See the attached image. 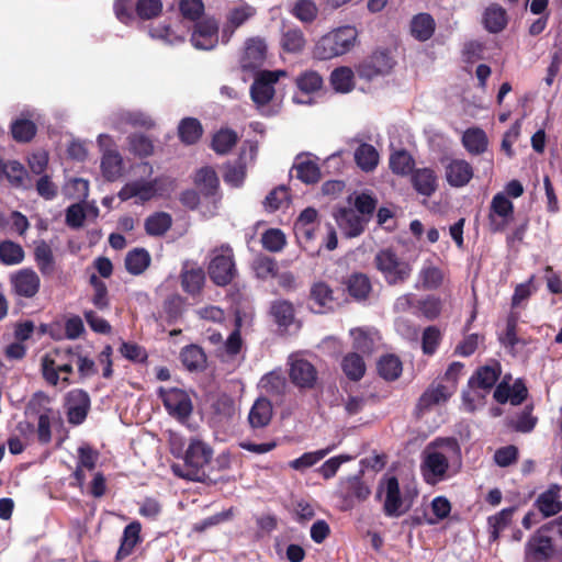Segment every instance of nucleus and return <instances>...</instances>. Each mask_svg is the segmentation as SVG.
<instances>
[{"mask_svg":"<svg viewBox=\"0 0 562 562\" xmlns=\"http://www.w3.org/2000/svg\"><path fill=\"white\" fill-rule=\"evenodd\" d=\"M77 366L82 379L95 373L93 360L83 357L80 352L69 348H57L47 352L41 360V370L44 380L52 386L67 387L70 383V374Z\"/></svg>","mask_w":562,"mask_h":562,"instance_id":"f257e3e1","label":"nucleus"},{"mask_svg":"<svg viewBox=\"0 0 562 562\" xmlns=\"http://www.w3.org/2000/svg\"><path fill=\"white\" fill-rule=\"evenodd\" d=\"M452 465H461V448L456 439H437L425 448L422 470L427 483L442 481Z\"/></svg>","mask_w":562,"mask_h":562,"instance_id":"f03ea898","label":"nucleus"},{"mask_svg":"<svg viewBox=\"0 0 562 562\" xmlns=\"http://www.w3.org/2000/svg\"><path fill=\"white\" fill-rule=\"evenodd\" d=\"M358 30L352 25L337 27L323 35L314 46L313 54L319 60L345 55L355 46Z\"/></svg>","mask_w":562,"mask_h":562,"instance_id":"7ed1b4c3","label":"nucleus"},{"mask_svg":"<svg viewBox=\"0 0 562 562\" xmlns=\"http://www.w3.org/2000/svg\"><path fill=\"white\" fill-rule=\"evenodd\" d=\"M212 457V448L204 441L193 438L187 448L184 464H172L171 470L179 477L200 481L204 475L203 469L211 462Z\"/></svg>","mask_w":562,"mask_h":562,"instance_id":"20e7f679","label":"nucleus"},{"mask_svg":"<svg viewBox=\"0 0 562 562\" xmlns=\"http://www.w3.org/2000/svg\"><path fill=\"white\" fill-rule=\"evenodd\" d=\"M373 262L390 285L404 283L411 277L413 270L411 263L398 257L391 248L379 250Z\"/></svg>","mask_w":562,"mask_h":562,"instance_id":"39448f33","label":"nucleus"},{"mask_svg":"<svg viewBox=\"0 0 562 562\" xmlns=\"http://www.w3.org/2000/svg\"><path fill=\"white\" fill-rule=\"evenodd\" d=\"M173 183L169 178L160 177L153 181L135 180L126 183L119 192L123 201L136 199L139 202H147L154 198L169 193Z\"/></svg>","mask_w":562,"mask_h":562,"instance_id":"423d86ee","label":"nucleus"},{"mask_svg":"<svg viewBox=\"0 0 562 562\" xmlns=\"http://www.w3.org/2000/svg\"><path fill=\"white\" fill-rule=\"evenodd\" d=\"M236 273L233 249L228 245L215 248L211 252L209 265L211 280L215 284L223 286L232 282Z\"/></svg>","mask_w":562,"mask_h":562,"instance_id":"0eeeda50","label":"nucleus"},{"mask_svg":"<svg viewBox=\"0 0 562 562\" xmlns=\"http://www.w3.org/2000/svg\"><path fill=\"white\" fill-rule=\"evenodd\" d=\"M97 144L101 153V172L108 181H115L123 175V158L116 148L115 142L108 134H100Z\"/></svg>","mask_w":562,"mask_h":562,"instance_id":"6e6552de","label":"nucleus"},{"mask_svg":"<svg viewBox=\"0 0 562 562\" xmlns=\"http://www.w3.org/2000/svg\"><path fill=\"white\" fill-rule=\"evenodd\" d=\"M285 76V71H261L259 72L250 88V95L258 109L267 105L274 95V85L280 77Z\"/></svg>","mask_w":562,"mask_h":562,"instance_id":"1a4fd4ad","label":"nucleus"},{"mask_svg":"<svg viewBox=\"0 0 562 562\" xmlns=\"http://www.w3.org/2000/svg\"><path fill=\"white\" fill-rule=\"evenodd\" d=\"M159 394L169 415L179 422H184L191 415L193 405L186 391L177 387L168 390L160 387Z\"/></svg>","mask_w":562,"mask_h":562,"instance_id":"9d476101","label":"nucleus"},{"mask_svg":"<svg viewBox=\"0 0 562 562\" xmlns=\"http://www.w3.org/2000/svg\"><path fill=\"white\" fill-rule=\"evenodd\" d=\"M443 176L452 188H463L472 180L474 169L470 162L461 158L442 157L440 159Z\"/></svg>","mask_w":562,"mask_h":562,"instance_id":"9b49d317","label":"nucleus"},{"mask_svg":"<svg viewBox=\"0 0 562 562\" xmlns=\"http://www.w3.org/2000/svg\"><path fill=\"white\" fill-rule=\"evenodd\" d=\"M554 554V544L550 536L540 530L533 532L525 543V562H548Z\"/></svg>","mask_w":562,"mask_h":562,"instance_id":"f8f14e48","label":"nucleus"},{"mask_svg":"<svg viewBox=\"0 0 562 562\" xmlns=\"http://www.w3.org/2000/svg\"><path fill=\"white\" fill-rule=\"evenodd\" d=\"M514 217L513 202L504 192L495 194L492 199L488 224L492 232H502L512 222Z\"/></svg>","mask_w":562,"mask_h":562,"instance_id":"ddd939ff","label":"nucleus"},{"mask_svg":"<svg viewBox=\"0 0 562 562\" xmlns=\"http://www.w3.org/2000/svg\"><path fill=\"white\" fill-rule=\"evenodd\" d=\"M218 42V23L213 18H205L195 23L191 43L196 49H212Z\"/></svg>","mask_w":562,"mask_h":562,"instance_id":"4468645a","label":"nucleus"},{"mask_svg":"<svg viewBox=\"0 0 562 562\" xmlns=\"http://www.w3.org/2000/svg\"><path fill=\"white\" fill-rule=\"evenodd\" d=\"M370 494L369 485L357 475L339 481L338 495L344 501L345 508H351L356 502L366 501Z\"/></svg>","mask_w":562,"mask_h":562,"instance_id":"2eb2a0df","label":"nucleus"},{"mask_svg":"<svg viewBox=\"0 0 562 562\" xmlns=\"http://www.w3.org/2000/svg\"><path fill=\"white\" fill-rule=\"evenodd\" d=\"M290 378L301 389H311L317 380V371L314 366L304 358L293 355L289 358Z\"/></svg>","mask_w":562,"mask_h":562,"instance_id":"dca6fc26","label":"nucleus"},{"mask_svg":"<svg viewBox=\"0 0 562 562\" xmlns=\"http://www.w3.org/2000/svg\"><path fill=\"white\" fill-rule=\"evenodd\" d=\"M380 490L385 495L384 513L389 517H400L405 513L401 496L398 481L395 476H387L381 482Z\"/></svg>","mask_w":562,"mask_h":562,"instance_id":"f3484780","label":"nucleus"},{"mask_svg":"<svg viewBox=\"0 0 562 562\" xmlns=\"http://www.w3.org/2000/svg\"><path fill=\"white\" fill-rule=\"evenodd\" d=\"M335 220L344 235L349 238L361 235L368 224L366 216H361L356 210L347 207L338 210Z\"/></svg>","mask_w":562,"mask_h":562,"instance_id":"a211bd4d","label":"nucleus"},{"mask_svg":"<svg viewBox=\"0 0 562 562\" xmlns=\"http://www.w3.org/2000/svg\"><path fill=\"white\" fill-rule=\"evenodd\" d=\"M66 407L68 422L74 425L81 424L90 407L88 393L79 389L70 391L66 396Z\"/></svg>","mask_w":562,"mask_h":562,"instance_id":"6ab92c4d","label":"nucleus"},{"mask_svg":"<svg viewBox=\"0 0 562 562\" xmlns=\"http://www.w3.org/2000/svg\"><path fill=\"white\" fill-rule=\"evenodd\" d=\"M533 506L541 513L544 518H549L561 513V486L558 484H551L546 491L538 495Z\"/></svg>","mask_w":562,"mask_h":562,"instance_id":"aec40b11","label":"nucleus"},{"mask_svg":"<svg viewBox=\"0 0 562 562\" xmlns=\"http://www.w3.org/2000/svg\"><path fill=\"white\" fill-rule=\"evenodd\" d=\"M11 284L15 294L33 297L40 289L41 280L32 269H21L11 276Z\"/></svg>","mask_w":562,"mask_h":562,"instance_id":"412c9836","label":"nucleus"},{"mask_svg":"<svg viewBox=\"0 0 562 562\" xmlns=\"http://www.w3.org/2000/svg\"><path fill=\"white\" fill-rule=\"evenodd\" d=\"M527 393V387L520 380H516L513 385H509V378L504 376L494 391V398L501 404L509 402L516 406L525 401Z\"/></svg>","mask_w":562,"mask_h":562,"instance_id":"4be33fe9","label":"nucleus"},{"mask_svg":"<svg viewBox=\"0 0 562 562\" xmlns=\"http://www.w3.org/2000/svg\"><path fill=\"white\" fill-rule=\"evenodd\" d=\"M189 26L179 21L175 24H159L150 27L149 35L151 38L159 40L167 45H178L184 42Z\"/></svg>","mask_w":562,"mask_h":562,"instance_id":"5701e85b","label":"nucleus"},{"mask_svg":"<svg viewBox=\"0 0 562 562\" xmlns=\"http://www.w3.org/2000/svg\"><path fill=\"white\" fill-rule=\"evenodd\" d=\"M258 153L257 145H249L248 151L243 150L239 161L236 165H227L224 173V181L232 187H239L246 177L245 164L248 160H255Z\"/></svg>","mask_w":562,"mask_h":562,"instance_id":"b1692460","label":"nucleus"},{"mask_svg":"<svg viewBox=\"0 0 562 562\" xmlns=\"http://www.w3.org/2000/svg\"><path fill=\"white\" fill-rule=\"evenodd\" d=\"M267 45L261 38H250L246 42L245 52L240 59L241 68L251 70L260 67L266 58Z\"/></svg>","mask_w":562,"mask_h":562,"instance_id":"393cba45","label":"nucleus"},{"mask_svg":"<svg viewBox=\"0 0 562 562\" xmlns=\"http://www.w3.org/2000/svg\"><path fill=\"white\" fill-rule=\"evenodd\" d=\"M412 183L419 194L430 196L438 188V177L431 168H418L412 173Z\"/></svg>","mask_w":562,"mask_h":562,"instance_id":"a878e982","label":"nucleus"},{"mask_svg":"<svg viewBox=\"0 0 562 562\" xmlns=\"http://www.w3.org/2000/svg\"><path fill=\"white\" fill-rule=\"evenodd\" d=\"M293 168L296 177L304 183H316L321 180V170L317 162L308 154L299 155Z\"/></svg>","mask_w":562,"mask_h":562,"instance_id":"bb28decb","label":"nucleus"},{"mask_svg":"<svg viewBox=\"0 0 562 562\" xmlns=\"http://www.w3.org/2000/svg\"><path fill=\"white\" fill-rule=\"evenodd\" d=\"M273 415L272 404L266 397H259L252 404L248 422L252 429L263 428L269 425Z\"/></svg>","mask_w":562,"mask_h":562,"instance_id":"cd10ccee","label":"nucleus"},{"mask_svg":"<svg viewBox=\"0 0 562 562\" xmlns=\"http://www.w3.org/2000/svg\"><path fill=\"white\" fill-rule=\"evenodd\" d=\"M312 308L316 313H324L326 310H333L335 299L333 290L323 281L316 282L311 289Z\"/></svg>","mask_w":562,"mask_h":562,"instance_id":"c85d7f7f","label":"nucleus"},{"mask_svg":"<svg viewBox=\"0 0 562 562\" xmlns=\"http://www.w3.org/2000/svg\"><path fill=\"white\" fill-rule=\"evenodd\" d=\"M456 390V381L452 380L451 385L436 384L431 385L422 395L419 400V406L423 408H429L432 405H438L448 401Z\"/></svg>","mask_w":562,"mask_h":562,"instance_id":"c756f323","label":"nucleus"},{"mask_svg":"<svg viewBox=\"0 0 562 562\" xmlns=\"http://www.w3.org/2000/svg\"><path fill=\"white\" fill-rule=\"evenodd\" d=\"M499 374L501 366L494 362L477 369L475 374L470 378L469 382L471 385H476L488 392L498 380Z\"/></svg>","mask_w":562,"mask_h":562,"instance_id":"7c9ffc66","label":"nucleus"},{"mask_svg":"<svg viewBox=\"0 0 562 562\" xmlns=\"http://www.w3.org/2000/svg\"><path fill=\"white\" fill-rule=\"evenodd\" d=\"M286 386V379L281 370L271 371L259 381L261 392L270 396L283 395Z\"/></svg>","mask_w":562,"mask_h":562,"instance_id":"2f4dec72","label":"nucleus"},{"mask_svg":"<svg viewBox=\"0 0 562 562\" xmlns=\"http://www.w3.org/2000/svg\"><path fill=\"white\" fill-rule=\"evenodd\" d=\"M357 166L364 172L373 171L379 165L380 155L371 144H360L353 154Z\"/></svg>","mask_w":562,"mask_h":562,"instance_id":"473e14b6","label":"nucleus"},{"mask_svg":"<svg viewBox=\"0 0 562 562\" xmlns=\"http://www.w3.org/2000/svg\"><path fill=\"white\" fill-rule=\"evenodd\" d=\"M462 144L470 154L480 155L487 149L488 139L482 128L471 127L463 133Z\"/></svg>","mask_w":562,"mask_h":562,"instance_id":"72a5a7b5","label":"nucleus"},{"mask_svg":"<svg viewBox=\"0 0 562 562\" xmlns=\"http://www.w3.org/2000/svg\"><path fill=\"white\" fill-rule=\"evenodd\" d=\"M98 460V453L88 446H82L78 449V463L74 473L75 480L79 487H82L86 475L83 470H93Z\"/></svg>","mask_w":562,"mask_h":562,"instance_id":"f704fd0d","label":"nucleus"},{"mask_svg":"<svg viewBox=\"0 0 562 562\" xmlns=\"http://www.w3.org/2000/svg\"><path fill=\"white\" fill-rule=\"evenodd\" d=\"M350 335L353 338V348L364 355L371 353L380 340L378 333L371 329H351Z\"/></svg>","mask_w":562,"mask_h":562,"instance_id":"c9c22d12","label":"nucleus"},{"mask_svg":"<svg viewBox=\"0 0 562 562\" xmlns=\"http://www.w3.org/2000/svg\"><path fill=\"white\" fill-rule=\"evenodd\" d=\"M88 215L97 216L98 209L88 203H75L66 210V223L68 226L78 228L82 226Z\"/></svg>","mask_w":562,"mask_h":562,"instance_id":"e433bc0d","label":"nucleus"},{"mask_svg":"<svg viewBox=\"0 0 562 562\" xmlns=\"http://www.w3.org/2000/svg\"><path fill=\"white\" fill-rule=\"evenodd\" d=\"M488 392L468 382V389L462 394V408L468 413H474L485 405Z\"/></svg>","mask_w":562,"mask_h":562,"instance_id":"4c0bfd02","label":"nucleus"},{"mask_svg":"<svg viewBox=\"0 0 562 562\" xmlns=\"http://www.w3.org/2000/svg\"><path fill=\"white\" fill-rule=\"evenodd\" d=\"M330 85L336 92H350L355 87L353 71L349 67L336 68L330 75Z\"/></svg>","mask_w":562,"mask_h":562,"instance_id":"58836bf2","label":"nucleus"},{"mask_svg":"<svg viewBox=\"0 0 562 562\" xmlns=\"http://www.w3.org/2000/svg\"><path fill=\"white\" fill-rule=\"evenodd\" d=\"M270 313L276 323L281 327H289L295 318L292 303L285 300L274 301L271 304Z\"/></svg>","mask_w":562,"mask_h":562,"instance_id":"ea45409f","label":"nucleus"},{"mask_svg":"<svg viewBox=\"0 0 562 562\" xmlns=\"http://www.w3.org/2000/svg\"><path fill=\"white\" fill-rule=\"evenodd\" d=\"M36 265L44 276H50L55 271L54 255L50 247L45 241H40L34 250Z\"/></svg>","mask_w":562,"mask_h":562,"instance_id":"a19ab883","label":"nucleus"},{"mask_svg":"<svg viewBox=\"0 0 562 562\" xmlns=\"http://www.w3.org/2000/svg\"><path fill=\"white\" fill-rule=\"evenodd\" d=\"M194 182L205 195H214L220 183L215 170L211 167L198 170Z\"/></svg>","mask_w":562,"mask_h":562,"instance_id":"79ce46f5","label":"nucleus"},{"mask_svg":"<svg viewBox=\"0 0 562 562\" xmlns=\"http://www.w3.org/2000/svg\"><path fill=\"white\" fill-rule=\"evenodd\" d=\"M202 125L193 117L183 119L178 126V134L184 144L191 145L196 143L202 136Z\"/></svg>","mask_w":562,"mask_h":562,"instance_id":"37998d69","label":"nucleus"},{"mask_svg":"<svg viewBox=\"0 0 562 562\" xmlns=\"http://www.w3.org/2000/svg\"><path fill=\"white\" fill-rule=\"evenodd\" d=\"M150 263V256L145 249H134L126 255L125 267L132 274L143 273Z\"/></svg>","mask_w":562,"mask_h":562,"instance_id":"c03bdc74","label":"nucleus"},{"mask_svg":"<svg viewBox=\"0 0 562 562\" xmlns=\"http://www.w3.org/2000/svg\"><path fill=\"white\" fill-rule=\"evenodd\" d=\"M412 34L419 41H427L435 31L434 19L426 13H420L412 20Z\"/></svg>","mask_w":562,"mask_h":562,"instance_id":"a18cd8bd","label":"nucleus"},{"mask_svg":"<svg viewBox=\"0 0 562 562\" xmlns=\"http://www.w3.org/2000/svg\"><path fill=\"white\" fill-rule=\"evenodd\" d=\"M347 290L355 300H364L371 291L370 280L362 273L352 274L347 281Z\"/></svg>","mask_w":562,"mask_h":562,"instance_id":"49530a36","label":"nucleus"},{"mask_svg":"<svg viewBox=\"0 0 562 562\" xmlns=\"http://www.w3.org/2000/svg\"><path fill=\"white\" fill-rule=\"evenodd\" d=\"M181 361L188 370L196 371L204 368L206 358L200 347L191 345L182 349Z\"/></svg>","mask_w":562,"mask_h":562,"instance_id":"de8ad7c7","label":"nucleus"},{"mask_svg":"<svg viewBox=\"0 0 562 562\" xmlns=\"http://www.w3.org/2000/svg\"><path fill=\"white\" fill-rule=\"evenodd\" d=\"M24 259V250L11 240L0 243V261L7 266L19 265Z\"/></svg>","mask_w":562,"mask_h":562,"instance_id":"09e8293b","label":"nucleus"},{"mask_svg":"<svg viewBox=\"0 0 562 562\" xmlns=\"http://www.w3.org/2000/svg\"><path fill=\"white\" fill-rule=\"evenodd\" d=\"M342 371L350 380H360L366 372V363L361 356L356 352L348 353L342 359Z\"/></svg>","mask_w":562,"mask_h":562,"instance_id":"8fccbe9b","label":"nucleus"},{"mask_svg":"<svg viewBox=\"0 0 562 562\" xmlns=\"http://www.w3.org/2000/svg\"><path fill=\"white\" fill-rule=\"evenodd\" d=\"M418 278L424 289L432 290L439 288L442 284L443 273L439 268L435 267L432 263L426 262L422 267L418 273Z\"/></svg>","mask_w":562,"mask_h":562,"instance_id":"3c124183","label":"nucleus"},{"mask_svg":"<svg viewBox=\"0 0 562 562\" xmlns=\"http://www.w3.org/2000/svg\"><path fill=\"white\" fill-rule=\"evenodd\" d=\"M305 36L303 32L297 27L289 29L282 34L281 46L289 53L302 52L305 47Z\"/></svg>","mask_w":562,"mask_h":562,"instance_id":"603ef678","label":"nucleus"},{"mask_svg":"<svg viewBox=\"0 0 562 562\" xmlns=\"http://www.w3.org/2000/svg\"><path fill=\"white\" fill-rule=\"evenodd\" d=\"M181 277L182 286L190 294L199 293L205 279L201 268H184Z\"/></svg>","mask_w":562,"mask_h":562,"instance_id":"864d4df0","label":"nucleus"},{"mask_svg":"<svg viewBox=\"0 0 562 562\" xmlns=\"http://www.w3.org/2000/svg\"><path fill=\"white\" fill-rule=\"evenodd\" d=\"M291 13L303 23H312L317 18L318 8L313 0H296Z\"/></svg>","mask_w":562,"mask_h":562,"instance_id":"5fc2aeb1","label":"nucleus"},{"mask_svg":"<svg viewBox=\"0 0 562 562\" xmlns=\"http://www.w3.org/2000/svg\"><path fill=\"white\" fill-rule=\"evenodd\" d=\"M171 226V216L165 212H158L149 217L145 222V228L147 234L151 236H159L165 234Z\"/></svg>","mask_w":562,"mask_h":562,"instance_id":"6e6d98bb","label":"nucleus"},{"mask_svg":"<svg viewBox=\"0 0 562 562\" xmlns=\"http://www.w3.org/2000/svg\"><path fill=\"white\" fill-rule=\"evenodd\" d=\"M131 124L133 126H140L145 128H151L155 124L153 119L143 112H122L119 114L117 120L113 121V125L117 128L124 124Z\"/></svg>","mask_w":562,"mask_h":562,"instance_id":"4d7b16f0","label":"nucleus"},{"mask_svg":"<svg viewBox=\"0 0 562 562\" xmlns=\"http://www.w3.org/2000/svg\"><path fill=\"white\" fill-rule=\"evenodd\" d=\"M484 23L490 32L497 33L502 31L507 23L505 10L498 5L488 7L484 14Z\"/></svg>","mask_w":562,"mask_h":562,"instance_id":"13d9d810","label":"nucleus"},{"mask_svg":"<svg viewBox=\"0 0 562 562\" xmlns=\"http://www.w3.org/2000/svg\"><path fill=\"white\" fill-rule=\"evenodd\" d=\"M140 532V524L137 521H133L127 525L123 532L122 543L117 551V557L123 558L130 554L132 549L135 547L137 541L139 540Z\"/></svg>","mask_w":562,"mask_h":562,"instance_id":"bf43d9fd","label":"nucleus"},{"mask_svg":"<svg viewBox=\"0 0 562 562\" xmlns=\"http://www.w3.org/2000/svg\"><path fill=\"white\" fill-rule=\"evenodd\" d=\"M237 134L229 130L223 128L218 131L212 140V148L221 155L227 154L237 143Z\"/></svg>","mask_w":562,"mask_h":562,"instance_id":"052dcab7","label":"nucleus"},{"mask_svg":"<svg viewBox=\"0 0 562 562\" xmlns=\"http://www.w3.org/2000/svg\"><path fill=\"white\" fill-rule=\"evenodd\" d=\"M413 166L414 159L406 150H397L390 156V168L396 175H408L413 171Z\"/></svg>","mask_w":562,"mask_h":562,"instance_id":"680f3d73","label":"nucleus"},{"mask_svg":"<svg viewBox=\"0 0 562 562\" xmlns=\"http://www.w3.org/2000/svg\"><path fill=\"white\" fill-rule=\"evenodd\" d=\"M331 449L333 448H326V449H321L317 451L305 452L300 458L292 460L289 463V465L293 470L303 471L307 468L313 467L314 464L319 462L322 459H324L331 451Z\"/></svg>","mask_w":562,"mask_h":562,"instance_id":"e2e57ef3","label":"nucleus"},{"mask_svg":"<svg viewBox=\"0 0 562 562\" xmlns=\"http://www.w3.org/2000/svg\"><path fill=\"white\" fill-rule=\"evenodd\" d=\"M256 9L247 3H239L229 10L227 14V23L229 26L237 29L244 24L247 20L254 16Z\"/></svg>","mask_w":562,"mask_h":562,"instance_id":"0e129e2a","label":"nucleus"},{"mask_svg":"<svg viewBox=\"0 0 562 562\" xmlns=\"http://www.w3.org/2000/svg\"><path fill=\"white\" fill-rule=\"evenodd\" d=\"M378 368L380 374L385 380H395L402 372V363L400 359L392 355L382 357L379 361Z\"/></svg>","mask_w":562,"mask_h":562,"instance_id":"69168bd1","label":"nucleus"},{"mask_svg":"<svg viewBox=\"0 0 562 562\" xmlns=\"http://www.w3.org/2000/svg\"><path fill=\"white\" fill-rule=\"evenodd\" d=\"M297 88L305 93H313L323 86L322 77L314 70H306L296 78Z\"/></svg>","mask_w":562,"mask_h":562,"instance_id":"338daca9","label":"nucleus"},{"mask_svg":"<svg viewBox=\"0 0 562 562\" xmlns=\"http://www.w3.org/2000/svg\"><path fill=\"white\" fill-rule=\"evenodd\" d=\"M261 243L265 249L271 252H279L285 246L286 239L282 231L270 228L262 234Z\"/></svg>","mask_w":562,"mask_h":562,"instance_id":"774afa93","label":"nucleus"}]
</instances>
